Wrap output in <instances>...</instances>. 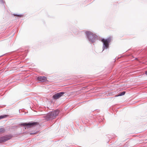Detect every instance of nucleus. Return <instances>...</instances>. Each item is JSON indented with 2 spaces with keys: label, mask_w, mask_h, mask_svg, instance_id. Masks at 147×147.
Segmentation results:
<instances>
[{
  "label": "nucleus",
  "mask_w": 147,
  "mask_h": 147,
  "mask_svg": "<svg viewBox=\"0 0 147 147\" xmlns=\"http://www.w3.org/2000/svg\"><path fill=\"white\" fill-rule=\"evenodd\" d=\"M65 93L64 92H62L56 93L53 96L52 98L54 99H58L63 96Z\"/></svg>",
  "instance_id": "obj_5"
},
{
  "label": "nucleus",
  "mask_w": 147,
  "mask_h": 147,
  "mask_svg": "<svg viewBox=\"0 0 147 147\" xmlns=\"http://www.w3.org/2000/svg\"><path fill=\"white\" fill-rule=\"evenodd\" d=\"M111 40V37H109L106 39L103 38L102 39L101 41L103 43V46L102 48L103 50L105 49H107L109 47V43L110 42Z\"/></svg>",
  "instance_id": "obj_3"
},
{
  "label": "nucleus",
  "mask_w": 147,
  "mask_h": 147,
  "mask_svg": "<svg viewBox=\"0 0 147 147\" xmlns=\"http://www.w3.org/2000/svg\"><path fill=\"white\" fill-rule=\"evenodd\" d=\"M86 34L87 38L91 43L95 42L98 39V36L90 31H86Z\"/></svg>",
  "instance_id": "obj_1"
},
{
  "label": "nucleus",
  "mask_w": 147,
  "mask_h": 147,
  "mask_svg": "<svg viewBox=\"0 0 147 147\" xmlns=\"http://www.w3.org/2000/svg\"><path fill=\"white\" fill-rule=\"evenodd\" d=\"M4 2L3 1V0H0V4H3Z\"/></svg>",
  "instance_id": "obj_12"
},
{
  "label": "nucleus",
  "mask_w": 147,
  "mask_h": 147,
  "mask_svg": "<svg viewBox=\"0 0 147 147\" xmlns=\"http://www.w3.org/2000/svg\"><path fill=\"white\" fill-rule=\"evenodd\" d=\"M9 139V137L7 136H4L0 138V143L5 142Z\"/></svg>",
  "instance_id": "obj_6"
},
{
  "label": "nucleus",
  "mask_w": 147,
  "mask_h": 147,
  "mask_svg": "<svg viewBox=\"0 0 147 147\" xmlns=\"http://www.w3.org/2000/svg\"><path fill=\"white\" fill-rule=\"evenodd\" d=\"M15 16H18L20 17L22 16H23V15L22 14H14L13 15Z\"/></svg>",
  "instance_id": "obj_11"
},
{
  "label": "nucleus",
  "mask_w": 147,
  "mask_h": 147,
  "mask_svg": "<svg viewBox=\"0 0 147 147\" xmlns=\"http://www.w3.org/2000/svg\"><path fill=\"white\" fill-rule=\"evenodd\" d=\"M145 74L147 75V71H145Z\"/></svg>",
  "instance_id": "obj_14"
},
{
  "label": "nucleus",
  "mask_w": 147,
  "mask_h": 147,
  "mask_svg": "<svg viewBox=\"0 0 147 147\" xmlns=\"http://www.w3.org/2000/svg\"><path fill=\"white\" fill-rule=\"evenodd\" d=\"M5 131V130L4 128H0V133L3 132Z\"/></svg>",
  "instance_id": "obj_10"
},
{
  "label": "nucleus",
  "mask_w": 147,
  "mask_h": 147,
  "mask_svg": "<svg viewBox=\"0 0 147 147\" xmlns=\"http://www.w3.org/2000/svg\"><path fill=\"white\" fill-rule=\"evenodd\" d=\"M36 134L35 133H30V135L34 134Z\"/></svg>",
  "instance_id": "obj_13"
},
{
  "label": "nucleus",
  "mask_w": 147,
  "mask_h": 147,
  "mask_svg": "<svg viewBox=\"0 0 147 147\" xmlns=\"http://www.w3.org/2000/svg\"><path fill=\"white\" fill-rule=\"evenodd\" d=\"M59 113V111L56 110L48 113L45 116V119L49 121L55 119Z\"/></svg>",
  "instance_id": "obj_2"
},
{
  "label": "nucleus",
  "mask_w": 147,
  "mask_h": 147,
  "mask_svg": "<svg viewBox=\"0 0 147 147\" xmlns=\"http://www.w3.org/2000/svg\"><path fill=\"white\" fill-rule=\"evenodd\" d=\"M38 123L37 122H29L28 123H21L20 125L21 126H24L26 127L27 128L30 127L34 125L38 124Z\"/></svg>",
  "instance_id": "obj_4"
},
{
  "label": "nucleus",
  "mask_w": 147,
  "mask_h": 147,
  "mask_svg": "<svg viewBox=\"0 0 147 147\" xmlns=\"http://www.w3.org/2000/svg\"><path fill=\"white\" fill-rule=\"evenodd\" d=\"M37 79L40 82H44L47 80V78L46 77L42 76L38 77L37 78Z\"/></svg>",
  "instance_id": "obj_7"
},
{
  "label": "nucleus",
  "mask_w": 147,
  "mask_h": 147,
  "mask_svg": "<svg viewBox=\"0 0 147 147\" xmlns=\"http://www.w3.org/2000/svg\"><path fill=\"white\" fill-rule=\"evenodd\" d=\"M7 115H1L0 116V120L3 119L7 117Z\"/></svg>",
  "instance_id": "obj_9"
},
{
  "label": "nucleus",
  "mask_w": 147,
  "mask_h": 147,
  "mask_svg": "<svg viewBox=\"0 0 147 147\" xmlns=\"http://www.w3.org/2000/svg\"><path fill=\"white\" fill-rule=\"evenodd\" d=\"M125 93V91H123L121 92L120 93H119L118 95H117V96H121L123 95H124Z\"/></svg>",
  "instance_id": "obj_8"
}]
</instances>
